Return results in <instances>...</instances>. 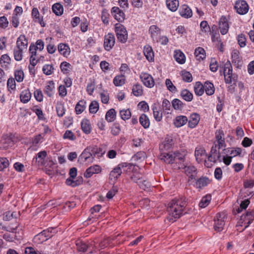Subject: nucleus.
Instances as JSON below:
<instances>
[{
  "mask_svg": "<svg viewBox=\"0 0 254 254\" xmlns=\"http://www.w3.org/2000/svg\"><path fill=\"white\" fill-rule=\"evenodd\" d=\"M187 205L186 198L180 196L175 198L170 202L167 208L168 216L167 219L170 222H174L183 214V210Z\"/></svg>",
  "mask_w": 254,
  "mask_h": 254,
  "instance_id": "f257e3e1",
  "label": "nucleus"
},
{
  "mask_svg": "<svg viewBox=\"0 0 254 254\" xmlns=\"http://www.w3.org/2000/svg\"><path fill=\"white\" fill-rule=\"evenodd\" d=\"M227 214L224 212L218 213L214 218V229L215 231L220 232L223 229L227 220Z\"/></svg>",
  "mask_w": 254,
  "mask_h": 254,
  "instance_id": "f03ea898",
  "label": "nucleus"
},
{
  "mask_svg": "<svg viewBox=\"0 0 254 254\" xmlns=\"http://www.w3.org/2000/svg\"><path fill=\"white\" fill-rule=\"evenodd\" d=\"M115 31L118 41L122 43H125L128 38L126 27L120 23H116L115 25Z\"/></svg>",
  "mask_w": 254,
  "mask_h": 254,
  "instance_id": "7ed1b4c3",
  "label": "nucleus"
},
{
  "mask_svg": "<svg viewBox=\"0 0 254 254\" xmlns=\"http://www.w3.org/2000/svg\"><path fill=\"white\" fill-rule=\"evenodd\" d=\"M232 71V64L230 61H228L224 64L223 69L225 81L226 83H231L232 81H235V77L233 74Z\"/></svg>",
  "mask_w": 254,
  "mask_h": 254,
  "instance_id": "20e7f679",
  "label": "nucleus"
},
{
  "mask_svg": "<svg viewBox=\"0 0 254 254\" xmlns=\"http://www.w3.org/2000/svg\"><path fill=\"white\" fill-rule=\"evenodd\" d=\"M131 166V164L126 162H123L119 164L110 172L109 175L110 180H113L117 179L122 173V169Z\"/></svg>",
  "mask_w": 254,
  "mask_h": 254,
  "instance_id": "39448f33",
  "label": "nucleus"
},
{
  "mask_svg": "<svg viewBox=\"0 0 254 254\" xmlns=\"http://www.w3.org/2000/svg\"><path fill=\"white\" fill-rule=\"evenodd\" d=\"M91 148L88 147L86 148L83 152L80 154L78 158V162L81 164L85 163H91L94 160V156L91 152Z\"/></svg>",
  "mask_w": 254,
  "mask_h": 254,
  "instance_id": "423d86ee",
  "label": "nucleus"
},
{
  "mask_svg": "<svg viewBox=\"0 0 254 254\" xmlns=\"http://www.w3.org/2000/svg\"><path fill=\"white\" fill-rule=\"evenodd\" d=\"M219 149L216 143H214L212 146L210 154L208 156V160L213 162H216L217 161L221 162V155L219 153Z\"/></svg>",
  "mask_w": 254,
  "mask_h": 254,
  "instance_id": "0eeeda50",
  "label": "nucleus"
},
{
  "mask_svg": "<svg viewBox=\"0 0 254 254\" xmlns=\"http://www.w3.org/2000/svg\"><path fill=\"white\" fill-rule=\"evenodd\" d=\"M183 168L184 172L189 177V182L195 180L197 172L196 169L194 166L191 165H185Z\"/></svg>",
  "mask_w": 254,
  "mask_h": 254,
  "instance_id": "6e6552de",
  "label": "nucleus"
},
{
  "mask_svg": "<svg viewBox=\"0 0 254 254\" xmlns=\"http://www.w3.org/2000/svg\"><path fill=\"white\" fill-rule=\"evenodd\" d=\"M115 44V37L113 33H109L104 37V47L107 51H110Z\"/></svg>",
  "mask_w": 254,
  "mask_h": 254,
  "instance_id": "1a4fd4ad",
  "label": "nucleus"
},
{
  "mask_svg": "<svg viewBox=\"0 0 254 254\" xmlns=\"http://www.w3.org/2000/svg\"><path fill=\"white\" fill-rule=\"evenodd\" d=\"M235 8L238 13L243 15L246 14L249 10V5L245 0H242L236 2Z\"/></svg>",
  "mask_w": 254,
  "mask_h": 254,
  "instance_id": "9d476101",
  "label": "nucleus"
},
{
  "mask_svg": "<svg viewBox=\"0 0 254 254\" xmlns=\"http://www.w3.org/2000/svg\"><path fill=\"white\" fill-rule=\"evenodd\" d=\"M140 78L143 84L149 88H151L154 85V81L151 75L146 72H141Z\"/></svg>",
  "mask_w": 254,
  "mask_h": 254,
  "instance_id": "9b49d317",
  "label": "nucleus"
},
{
  "mask_svg": "<svg viewBox=\"0 0 254 254\" xmlns=\"http://www.w3.org/2000/svg\"><path fill=\"white\" fill-rule=\"evenodd\" d=\"M111 14L119 22H123L125 19V13L119 7H113L111 9Z\"/></svg>",
  "mask_w": 254,
  "mask_h": 254,
  "instance_id": "f8f14e48",
  "label": "nucleus"
},
{
  "mask_svg": "<svg viewBox=\"0 0 254 254\" xmlns=\"http://www.w3.org/2000/svg\"><path fill=\"white\" fill-rule=\"evenodd\" d=\"M33 21L36 23H38L42 27L46 26L43 16L40 13L37 8H33Z\"/></svg>",
  "mask_w": 254,
  "mask_h": 254,
  "instance_id": "ddd939ff",
  "label": "nucleus"
},
{
  "mask_svg": "<svg viewBox=\"0 0 254 254\" xmlns=\"http://www.w3.org/2000/svg\"><path fill=\"white\" fill-rule=\"evenodd\" d=\"M254 220V211L252 210L248 211L246 214L241 216V220L242 223H244L246 225L245 229L247 228Z\"/></svg>",
  "mask_w": 254,
  "mask_h": 254,
  "instance_id": "4468645a",
  "label": "nucleus"
},
{
  "mask_svg": "<svg viewBox=\"0 0 254 254\" xmlns=\"http://www.w3.org/2000/svg\"><path fill=\"white\" fill-rule=\"evenodd\" d=\"M14 144V141L10 136L7 135H4L0 141V148L7 149L12 147Z\"/></svg>",
  "mask_w": 254,
  "mask_h": 254,
  "instance_id": "2eb2a0df",
  "label": "nucleus"
},
{
  "mask_svg": "<svg viewBox=\"0 0 254 254\" xmlns=\"http://www.w3.org/2000/svg\"><path fill=\"white\" fill-rule=\"evenodd\" d=\"M153 116L157 122H160L163 117L162 108L158 104H154L152 106Z\"/></svg>",
  "mask_w": 254,
  "mask_h": 254,
  "instance_id": "dca6fc26",
  "label": "nucleus"
},
{
  "mask_svg": "<svg viewBox=\"0 0 254 254\" xmlns=\"http://www.w3.org/2000/svg\"><path fill=\"white\" fill-rule=\"evenodd\" d=\"M215 138L216 142L214 143H216V142H217L216 144L218 146L219 149L226 145L224 138V133L223 130H218L216 131Z\"/></svg>",
  "mask_w": 254,
  "mask_h": 254,
  "instance_id": "f3484780",
  "label": "nucleus"
},
{
  "mask_svg": "<svg viewBox=\"0 0 254 254\" xmlns=\"http://www.w3.org/2000/svg\"><path fill=\"white\" fill-rule=\"evenodd\" d=\"M219 28L221 34H226L229 30V24L228 20L225 16H222L219 20Z\"/></svg>",
  "mask_w": 254,
  "mask_h": 254,
  "instance_id": "a211bd4d",
  "label": "nucleus"
},
{
  "mask_svg": "<svg viewBox=\"0 0 254 254\" xmlns=\"http://www.w3.org/2000/svg\"><path fill=\"white\" fill-rule=\"evenodd\" d=\"M149 33L153 41L158 42V38L160 36V29L156 25H152L149 28Z\"/></svg>",
  "mask_w": 254,
  "mask_h": 254,
  "instance_id": "6ab92c4d",
  "label": "nucleus"
},
{
  "mask_svg": "<svg viewBox=\"0 0 254 254\" xmlns=\"http://www.w3.org/2000/svg\"><path fill=\"white\" fill-rule=\"evenodd\" d=\"M47 232L48 233V231H43L35 236L34 238V242L38 244H41L52 237V235L49 234H47Z\"/></svg>",
  "mask_w": 254,
  "mask_h": 254,
  "instance_id": "aec40b11",
  "label": "nucleus"
},
{
  "mask_svg": "<svg viewBox=\"0 0 254 254\" xmlns=\"http://www.w3.org/2000/svg\"><path fill=\"white\" fill-rule=\"evenodd\" d=\"M179 11L181 16L185 18H190L192 15L191 9L186 4L181 5L179 8Z\"/></svg>",
  "mask_w": 254,
  "mask_h": 254,
  "instance_id": "412c9836",
  "label": "nucleus"
},
{
  "mask_svg": "<svg viewBox=\"0 0 254 254\" xmlns=\"http://www.w3.org/2000/svg\"><path fill=\"white\" fill-rule=\"evenodd\" d=\"M193 181H195L193 186L195 188L200 189L207 186L210 183V180L206 177H201Z\"/></svg>",
  "mask_w": 254,
  "mask_h": 254,
  "instance_id": "4be33fe9",
  "label": "nucleus"
},
{
  "mask_svg": "<svg viewBox=\"0 0 254 254\" xmlns=\"http://www.w3.org/2000/svg\"><path fill=\"white\" fill-rule=\"evenodd\" d=\"M101 171V168L100 166L96 165L90 167L86 169L84 177L86 178H90L94 174H98Z\"/></svg>",
  "mask_w": 254,
  "mask_h": 254,
  "instance_id": "5701e85b",
  "label": "nucleus"
},
{
  "mask_svg": "<svg viewBox=\"0 0 254 254\" xmlns=\"http://www.w3.org/2000/svg\"><path fill=\"white\" fill-rule=\"evenodd\" d=\"M200 121V116L197 113H192L190 116V119L188 121L189 127L193 128L198 124Z\"/></svg>",
  "mask_w": 254,
  "mask_h": 254,
  "instance_id": "b1692460",
  "label": "nucleus"
},
{
  "mask_svg": "<svg viewBox=\"0 0 254 254\" xmlns=\"http://www.w3.org/2000/svg\"><path fill=\"white\" fill-rule=\"evenodd\" d=\"M143 53L146 59L149 62H151L154 61V52L150 46L148 45H145L144 47Z\"/></svg>",
  "mask_w": 254,
  "mask_h": 254,
  "instance_id": "393cba45",
  "label": "nucleus"
},
{
  "mask_svg": "<svg viewBox=\"0 0 254 254\" xmlns=\"http://www.w3.org/2000/svg\"><path fill=\"white\" fill-rule=\"evenodd\" d=\"M188 121V118L185 116H177L174 120L173 124L177 127H180L186 125Z\"/></svg>",
  "mask_w": 254,
  "mask_h": 254,
  "instance_id": "a878e982",
  "label": "nucleus"
},
{
  "mask_svg": "<svg viewBox=\"0 0 254 254\" xmlns=\"http://www.w3.org/2000/svg\"><path fill=\"white\" fill-rule=\"evenodd\" d=\"M28 41L24 35H20L16 41V47H19L21 49L27 50Z\"/></svg>",
  "mask_w": 254,
  "mask_h": 254,
  "instance_id": "bb28decb",
  "label": "nucleus"
},
{
  "mask_svg": "<svg viewBox=\"0 0 254 254\" xmlns=\"http://www.w3.org/2000/svg\"><path fill=\"white\" fill-rule=\"evenodd\" d=\"M58 51L59 53L65 57H67L70 53V49L68 45L64 43H60L58 45Z\"/></svg>",
  "mask_w": 254,
  "mask_h": 254,
  "instance_id": "cd10ccee",
  "label": "nucleus"
},
{
  "mask_svg": "<svg viewBox=\"0 0 254 254\" xmlns=\"http://www.w3.org/2000/svg\"><path fill=\"white\" fill-rule=\"evenodd\" d=\"M232 62L236 64L237 66H241L242 64V58L240 56V52L237 50H234L232 52Z\"/></svg>",
  "mask_w": 254,
  "mask_h": 254,
  "instance_id": "c85d7f7f",
  "label": "nucleus"
},
{
  "mask_svg": "<svg viewBox=\"0 0 254 254\" xmlns=\"http://www.w3.org/2000/svg\"><path fill=\"white\" fill-rule=\"evenodd\" d=\"M173 139L171 137H166L164 142L160 145V149L161 151L169 150L172 147L173 144Z\"/></svg>",
  "mask_w": 254,
  "mask_h": 254,
  "instance_id": "c756f323",
  "label": "nucleus"
},
{
  "mask_svg": "<svg viewBox=\"0 0 254 254\" xmlns=\"http://www.w3.org/2000/svg\"><path fill=\"white\" fill-rule=\"evenodd\" d=\"M168 8L172 12L177 11L179 6V0H166Z\"/></svg>",
  "mask_w": 254,
  "mask_h": 254,
  "instance_id": "7c9ffc66",
  "label": "nucleus"
},
{
  "mask_svg": "<svg viewBox=\"0 0 254 254\" xmlns=\"http://www.w3.org/2000/svg\"><path fill=\"white\" fill-rule=\"evenodd\" d=\"M174 57L176 62L180 64H183L185 63V56L180 50H175L174 51Z\"/></svg>",
  "mask_w": 254,
  "mask_h": 254,
  "instance_id": "2f4dec72",
  "label": "nucleus"
},
{
  "mask_svg": "<svg viewBox=\"0 0 254 254\" xmlns=\"http://www.w3.org/2000/svg\"><path fill=\"white\" fill-rule=\"evenodd\" d=\"M55 84L53 81H49L47 82L45 86V92L49 97L53 95L55 91Z\"/></svg>",
  "mask_w": 254,
  "mask_h": 254,
  "instance_id": "473e14b6",
  "label": "nucleus"
},
{
  "mask_svg": "<svg viewBox=\"0 0 254 254\" xmlns=\"http://www.w3.org/2000/svg\"><path fill=\"white\" fill-rule=\"evenodd\" d=\"M162 152L160 155V158L161 160L164 161L167 164L173 163V155L172 153L168 152Z\"/></svg>",
  "mask_w": 254,
  "mask_h": 254,
  "instance_id": "72a5a7b5",
  "label": "nucleus"
},
{
  "mask_svg": "<svg viewBox=\"0 0 254 254\" xmlns=\"http://www.w3.org/2000/svg\"><path fill=\"white\" fill-rule=\"evenodd\" d=\"M81 127L82 131L86 134H89L91 130V126L89 120L84 119L81 123Z\"/></svg>",
  "mask_w": 254,
  "mask_h": 254,
  "instance_id": "f704fd0d",
  "label": "nucleus"
},
{
  "mask_svg": "<svg viewBox=\"0 0 254 254\" xmlns=\"http://www.w3.org/2000/svg\"><path fill=\"white\" fill-rule=\"evenodd\" d=\"M203 86L204 91L207 95L210 96L214 94L215 88L213 83L209 81H206L204 82Z\"/></svg>",
  "mask_w": 254,
  "mask_h": 254,
  "instance_id": "c9c22d12",
  "label": "nucleus"
},
{
  "mask_svg": "<svg viewBox=\"0 0 254 254\" xmlns=\"http://www.w3.org/2000/svg\"><path fill=\"white\" fill-rule=\"evenodd\" d=\"M47 155V152L45 150L41 151L37 153L36 156V162L39 166H43L44 165L45 158Z\"/></svg>",
  "mask_w": 254,
  "mask_h": 254,
  "instance_id": "e433bc0d",
  "label": "nucleus"
},
{
  "mask_svg": "<svg viewBox=\"0 0 254 254\" xmlns=\"http://www.w3.org/2000/svg\"><path fill=\"white\" fill-rule=\"evenodd\" d=\"M181 97L187 102H190L193 99V94L188 89H183L180 93Z\"/></svg>",
  "mask_w": 254,
  "mask_h": 254,
  "instance_id": "4c0bfd02",
  "label": "nucleus"
},
{
  "mask_svg": "<svg viewBox=\"0 0 254 254\" xmlns=\"http://www.w3.org/2000/svg\"><path fill=\"white\" fill-rule=\"evenodd\" d=\"M194 55L197 60H203L206 57L205 50L201 47H198L195 49Z\"/></svg>",
  "mask_w": 254,
  "mask_h": 254,
  "instance_id": "58836bf2",
  "label": "nucleus"
},
{
  "mask_svg": "<svg viewBox=\"0 0 254 254\" xmlns=\"http://www.w3.org/2000/svg\"><path fill=\"white\" fill-rule=\"evenodd\" d=\"M242 152L241 148H228L226 149L227 155H229L230 157H233L239 155Z\"/></svg>",
  "mask_w": 254,
  "mask_h": 254,
  "instance_id": "ea45409f",
  "label": "nucleus"
},
{
  "mask_svg": "<svg viewBox=\"0 0 254 254\" xmlns=\"http://www.w3.org/2000/svg\"><path fill=\"white\" fill-rule=\"evenodd\" d=\"M60 68L64 74H67L72 69V65L66 62H63L61 64Z\"/></svg>",
  "mask_w": 254,
  "mask_h": 254,
  "instance_id": "a19ab883",
  "label": "nucleus"
},
{
  "mask_svg": "<svg viewBox=\"0 0 254 254\" xmlns=\"http://www.w3.org/2000/svg\"><path fill=\"white\" fill-rule=\"evenodd\" d=\"M206 155L205 150L203 147L199 146L196 147L195 150V156L196 160H201V157Z\"/></svg>",
  "mask_w": 254,
  "mask_h": 254,
  "instance_id": "79ce46f5",
  "label": "nucleus"
},
{
  "mask_svg": "<svg viewBox=\"0 0 254 254\" xmlns=\"http://www.w3.org/2000/svg\"><path fill=\"white\" fill-rule=\"evenodd\" d=\"M24 51H26V50L15 47L13 50L14 59L17 61H21L22 59L23 53Z\"/></svg>",
  "mask_w": 254,
  "mask_h": 254,
  "instance_id": "37998d69",
  "label": "nucleus"
},
{
  "mask_svg": "<svg viewBox=\"0 0 254 254\" xmlns=\"http://www.w3.org/2000/svg\"><path fill=\"white\" fill-rule=\"evenodd\" d=\"M53 12L58 16L63 14L64 12V8L63 5L60 3H56L52 6Z\"/></svg>",
  "mask_w": 254,
  "mask_h": 254,
  "instance_id": "c03bdc74",
  "label": "nucleus"
},
{
  "mask_svg": "<svg viewBox=\"0 0 254 254\" xmlns=\"http://www.w3.org/2000/svg\"><path fill=\"white\" fill-rule=\"evenodd\" d=\"M86 108V102L82 100L79 101L75 106V110L77 114H81Z\"/></svg>",
  "mask_w": 254,
  "mask_h": 254,
  "instance_id": "a18cd8bd",
  "label": "nucleus"
},
{
  "mask_svg": "<svg viewBox=\"0 0 254 254\" xmlns=\"http://www.w3.org/2000/svg\"><path fill=\"white\" fill-rule=\"evenodd\" d=\"M31 98V93L29 90H25L20 94L21 101L24 103H27Z\"/></svg>",
  "mask_w": 254,
  "mask_h": 254,
  "instance_id": "49530a36",
  "label": "nucleus"
},
{
  "mask_svg": "<svg viewBox=\"0 0 254 254\" xmlns=\"http://www.w3.org/2000/svg\"><path fill=\"white\" fill-rule=\"evenodd\" d=\"M43 135L42 134H39L36 135L34 139H33V150H37L39 147V144L41 143Z\"/></svg>",
  "mask_w": 254,
  "mask_h": 254,
  "instance_id": "de8ad7c7",
  "label": "nucleus"
},
{
  "mask_svg": "<svg viewBox=\"0 0 254 254\" xmlns=\"http://www.w3.org/2000/svg\"><path fill=\"white\" fill-rule=\"evenodd\" d=\"M126 78L124 75H117L113 79V83L116 86H121L125 83Z\"/></svg>",
  "mask_w": 254,
  "mask_h": 254,
  "instance_id": "09e8293b",
  "label": "nucleus"
},
{
  "mask_svg": "<svg viewBox=\"0 0 254 254\" xmlns=\"http://www.w3.org/2000/svg\"><path fill=\"white\" fill-rule=\"evenodd\" d=\"M42 71L46 75H50L54 72L55 68L52 64H46L43 66Z\"/></svg>",
  "mask_w": 254,
  "mask_h": 254,
  "instance_id": "8fccbe9b",
  "label": "nucleus"
},
{
  "mask_svg": "<svg viewBox=\"0 0 254 254\" xmlns=\"http://www.w3.org/2000/svg\"><path fill=\"white\" fill-rule=\"evenodd\" d=\"M194 92L197 96H201L204 93V86L200 82L195 83L194 87Z\"/></svg>",
  "mask_w": 254,
  "mask_h": 254,
  "instance_id": "3c124183",
  "label": "nucleus"
},
{
  "mask_svg": "<svg viewBox=\"0 0 254 254\" xmlns=\"http://www.w3.org/2000/svg\"><path fill=\"white\" fill-rule=\"evenodd\" d=\"M140 124L145 128H147L150 126V121L148 117L145 114H142L139 117Z\"/></svg>",
  "mask_w": 254,
  "mask_h": 254,
  "instance_id": "603ef678",
  "label": "nucleus"
},
{
  "mask_svg": "<svg viewBox=\"0 0 254 254\" xmlns=\"http://www.w3.org/2000/svg\"><path fill=\"white\" fill-rule=\"evenodd\" d=\"M211 200V195L207 194L201 198V200L199 203V206L201 208H205L209 204Z\"/></svg>",
  "mask_w": 254,
  "mask_h": 254,
  "instance_id": "864d4df0",
  "label": "nucleus"
},
{
  "mask_svg": "<svg viewBox=\"0 0 254 254\" xmlns=\"http://www.w3.org/2000/svg\"><path fill=\"white\" fill-rule=\"evenodd\" d=\"M116 112L115 109H111L106 113L105 118L108 122H113L116 117Z\"/></svg>",
  "mask_w": 254,
  "mask_h": 254,
  "instance_id": "5fc2aeb1",
  "label": "nucleus"
},
{
  "mask_svg": "<svg viewBox=\"0 0 254 254\" xmlns=\"http://www.w3.org/2000/svg\"><path fill=\"white\" fill-rule=\"evenodd\" d=\"M33 112H34L38 117L39 121H45L46 118L42 110L37 108L36 106L33 107Z\"/></svg>",
  "mask_w": 254,
  "mask_h": 254,
  "instance_id": "6e6d98bb",
  "label": "nucleus"
},
{
  "mask_svg": "<svg viewBox=\"0 0 254 254\" xmlns=\"http://www.w3.org/2000/svg\"><path fill=\"white\" fill-rule=\"evenodd\" d=\"M90 148H91L90 150L94 157L96 155L100 157L104 154V152L102 151V149L101 148H98L96 146H90Z\"/></svg>",
  "mask_w": 254,
  "mask_h": 254,
  "instance_id": "4d7b16f0",
  "label": "nucleus"
},
{
  "mask_svg": "<svg viewBox=\"0 0 254 254\" xmlns=\"http://www.w3.org/2000/svg\"><path fill=\"white\" fill-rule=\"evenodd\" d=\"M132 93L135 96H141L143 93L142 86L139 84H136L132 87Z\"/></svg>",
  "mask_w": 254,
  "mask_h": 254,
  "instance_id": "13d9d810",
  "label": "nucleus"
},
{
  "mask_svg": "<svg viewBox=\"0 0 254 254\" xmlns=\"http://www.w3.org/2000/svg\"><path fill=\"white\" fill-rule=\"evenodd\" d=\"M165 85L167 89L172 93H175L177 91V88L173 84L172 81L170 79H166L165 81Z\"/></svg>",
  "mask_w": 254,
  "mask_h": 254,
  "instance_id": "bf43d9fd",
  "label": "nucleus"
},
{
  "mask_svg": "<svg viewBox=\"0 0 254 254\" xmlns=\"http://www.w3.org/2000/svg\"><path fill=\"white\" fill-rule=\"evenodd\" d=\"M172 104L173 107L175 110H182L184 106L183 103L178 99H174L172 102Z\"/></svg>",
  "mask_w": 254,
  "mask_h": 254,
  "instance_id": "052dcab7",
  "label": "nucleus"
},
{
  "mask_svg": "<svg viewBox=\"0 0 254 254\" xmlns=\"http://www.w3.org/2000/svg\"><path fill=\"white\" fill-rule=\"evenodd\" d=\"M10 62V58L7 55H3L0 59V63L2 66L7 67Z\"/></svg>",
  "mask_w": 254,
  "mask_h": 254,
  "instance_id": "680f3d73",
  "label": "nucleus"
},
{
  "mask_svg": "<svg viewBox=\"0 0 254 254\" xmlns=\"http://www.w3.org/2000/svg\"><path fill=\"white\" fill-rule=\"evenodd\" d=\"M120 115L123 120L129 119L131 117V112L129 109H123L120 111Z\"/></svg>",
  "mask_w": 254,
  "mask_h": 254,
  "instance_id": "e2e57ef3",
  "label": "nucleus"
},
{
  "mask_svg": "<svg viewBox=\"0 0 254 254\" xmlns=\"http://www.w3.org/2000/svg\"><path fill=\"white\" fill-rule=\"evenodd\" d=\"M99 107V103L97 101H92L90 103L89 107V110L90 113L92 114H95L98 111Z\"/></svg>",
  "mask_w": 254,
  "mask_h": 254,
  "instance_id": "0e129e2a",
  "label": "nucleus"
},
{
  "mask_svg": "<svg viewBox=\"0 0 254 254\" xmlns=\"http://www.w3.org/2000/svg\"><path fill=\"white\" fill-rule=\"evenodd\" d=\"M73 179L70 177L67 179L65 182L66 184L68 186H70L74 187L79 185L82 182L81 180H78L76 181H74Z\"/></svg>",
  "mask_w": 254,
  "mask_h": 254,
  "instance_id": "69168bd1",
  "label": "nucleus"
},
{
  "mask_svg": "<svg viewBox=\"0 0 254 254\" xmlns=\"http://www.w3.org/2000/svg\"><path fill=\"white\" fill-rule=\"evenodd\" d=\"M238 42L240 46L243 48L246 45V38L245 35L243 34H239L237 37Z\"/></svg>",
  "mask_w": 254,
  "mask_h": 254,
  "instance_id": "338daca9",
  "label": "nucleus"
},
{
  "mask_svg": "<svg viewBox=\"0 0 254 254\" xmlns=\"http://www.w3.org/2000/svg\"><path fill=\"white\" fill-rule=\"evenodd\" d=\"M77 250L79 252H84L87 251L88 249V245L82 242H79L76 244Z\"/></svg>",
  "mask_w": 254,
  "mask_h": 254,
  "instance_id": "774afa93",
  "label": "nucleus"
}]
</instances>
